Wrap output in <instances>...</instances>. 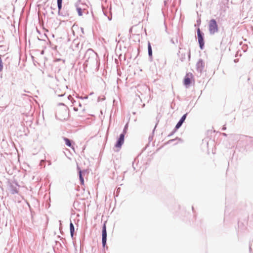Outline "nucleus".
Listing matches in <instances>:
<instances>
[{
    "label": "nucleus",
    "instance_id": "39448f33",
    "mask_svg": "<svg viewBox=\"0 0 253 253\" xmlns=\"http://www.w3.org/2000/svg\"><path fill=\"white\" fill-rule=\"evenodd\" d=\"M124 137H125V134H121L120 136V137L117 141V143L115 145V147L118 148H120L123 145V144L124 142Z\"/></svg>",
    "mask_w": 253,
    "mask_h": 253
},
{
    "label": "nucleus",
    "instance_id": "20e7f679",
    "mask_svg": "<svg viewBox=\"0 0 253 253\" xmlns=\"http://www.w3.org/2000/svg\"><path fill=\"white\" fill-rule=\"evenodd\" d=\"M197 35L200 48L201 49H203V46L204 45V41L202 33L201 32L200 29L199 28H198L197 30Z\"/></svg>",
    "mask_w": 253,
    "mask_h": 253
},
{
    "label": "nucleus",
    "instance_id": "4468645a",
    "mask_svg": "<svg viewBox=\"0 0 253 253\" xmlns=\"http://www.w3.org/2000/svg\"><path fill=\"white\" fill-rule=\"evenodd\" d=\"M186 114H185L181 118V119L180 120V121L181 122H182V123L184 122V121H185V119H186Z\"/></svg>",
    "mask_w": 253,
    "mask_h": 253
},
{
    "label": "nucleus",
    "instance_id": "1a4fd4ad",
    "mask_svg": "<svg viewBox=\"0 0 253 253\" xmlns=\"http://www.w3.org/2000/svg\"><path fill=\"white\" fill-rule=\"evenodd\" d=\"M148 54H149V56H152V48H151V46L150 42L148 43Z\"/></svg>",
    "mask_w": 253,
    "mask_h": 253
},
{
    "label": "nucleus",
    "instance_id": "9b49d317",
    "mask_svg": "<svg viewBox=\"0 0 253 253\" xmlns=\"http://www.w3.org/2000/svg\"><path fill=\"white\" fill-rule=\"evenodd\" d=\"M79 176H80V180L81 181V184L84 185V180L82 175V171L80 169L79 170Z\"/></svg>",
    "mask_w": 253,
    "mask_h": 253
},
{
    "label": "nucleus",
    "instance_id": "423d86ee",
    "mask_svg": "<svg viewBox=\"0 0 253 253\" xmlns=\"http://www.w3.org/2000/svg\"><path fill=\"white\" fill-rule=\"evenodd\" d=\"M63 139H64V140L65 142V144L67 146L72 148L73 149H74V148L72 145L70 140L68 138L64 137Z\"/></svg>",
    "mask_w": 253,
    "mask_h": 253
},
{
    "label": "nucleus",
    "instance_id": "6e6552de",
    "mask_svg": "<svg viewBox=\"0 0 253 253\" xmlns=\"http://www.w3.org/2000/svg\"><path fill=\"white\" fill-rule=\"evenodd\" d=\"M70 229L71 235L72 237H73V235H74L75 229H74V225L72 222H71L70 224Z\"/></svg>",
    "mask_w": 253,
    "mask_h": 253
},
{
    "label": "nucleus",
    "instance_id": "f03ea898",
    "mask_svg": "<svg viewBox=\"0 0 253 253\" xmlns=\"http://www.w3.org/2000/svg\"><path fill=\"white\" fill-rule=\"evenodd\" d=\"M192 79H193V74L191 73H187L184 79V84L186 86H189Z\"/></svg>",
    "mask_w": 253,
    "mask_h": 253
},
{
    "label": "nucleus",
    "instance_id": "ddd939ff",
    "mask_svg": "<svg viewBox=\"0 0 253 253\" xmlns=\"http://www.w3.org/2000/svg\"><path fill=\"white\" fill-rule=\"evenodd\" d=\"M182 123H183L182 122L179 121L178 122V123L177 124V125H176L175 128L176 129H178V128H179L182 125Z\"/></svg>",
    "mask_w": 253,
    "mask_h": 253
},
{
    "label": "nucleus",
    "instance_id": "2eb2a0df",
    "mask_svg": "<svg viewBox=\"0 0 253 253\" xmlns=\"http://www.w3.org/2000/svg\"><path fill=\"white\" fill-rule=\"evenodd\" d=\"M18 193V191H17V190H12V193L13 194H14L15 193Z\"/></svg>",
    "mask_w": 253,
    "mask_h": 253
},
{
    "label": "nucleus",
    "instance_id": "f257e3e1",
    "mask_svg": "<svg viewBox=\"0 0 253 253\" xmlns=\"http://www.w3.org/2000/svg\"><path fill=\"white\" fill-rule=\"evenodd\" d=\"M218 26L214 19H211L209 22V31L211 34H214L218 31Z\"/></svg>",
    "mask_w": 253,
    "mask_h": 253
},
{
    "label": "nucleus",
    "instance_id": "9d476101",
    "mask_svg": "<svg viewBox=\"0 0 253 253\" xmlns=\"http://www.w3.org/2000/svg\"><path fill=\"white\" fill-rule=\"evenodd\" d=\"M62 0H57V6L58 8V12H59L62 7Z\"/></svg>",
    "mask_w": 253,
    "mask_h": 253
},
{
    "label": "nucleus",
    "instance_id": "0eeeda50",
    "mask_svg": "<svg viewBox=\"0 0 253 253\" xmlns=\"http://www.w3.org/2000/svg\"><path fill=\"white\" fill-rule=\"evenodd\" d=\"M77 10L79 16H82L83 13H85V9H83L81 7H77Z\"/></svg>",
    "mask_w": 253,
    "mask_h": 253
},
{
    "label": "nucleus",
    "instance_id": "7ed1b4c3",
    "mask_svg": "<svg viewBox=\"0 0 253 253\" xmlns=\"http://www.w3.org/2000/svg\"><path fill=\"white\" fill-rule=\"evenodd\" d=\"M107 240V231L106 224L104 223L102 228V245L103 247H105L106 244Z\"/></svg>",
    "mask_w": 253,
    "mask_h": 253
},
{
    "label": "nucleus",
    "instance_id": "f8f14e48",
    "mask_svg": "<svg viewBox=\"0 0 253 253\" xmlns=\"http://www.w3.org/2000/svg\"><path fill=\"white\" fill-rule=\"evenodd\" d=\"M3 70V63L2 61V59L0 57V72H1Z\"/></svg>",
    "mask_w": 253,
    "mask_h": 253
}]
</instances>
